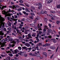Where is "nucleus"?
Wrapping results in <instances>:
<instances>
[{"instance_id":"nucleus-1","label":"nucleus","mask_w":60,"mask_h":60,"mask_svg":"<svg viewBox=\"0 0 60 60\" xmlns=\"http://www.w3.org/2000/svg\"><path fill=\"white\" fill-rule=\"evenodd\" d=\"M44 27L45 29H43V31H44L43 32H44V33L46 34V33H45V32L46 31V29H48V26H44Z\"/></svg>"},{"instance_id":"nucleus-2","label":"nucleus","mask_w":60,"mask_h":60,"mask_svg":"<svg viewBox=\"0 0 60 60\" xmlns=\"http://www.w3.org/2000/svg\"><path fill=\"white\" fill-rule=\"evenodd\" d=\"M20 53L22 54V56H24V55H26V52H22V51H20Z\"/></svg>"},{"instance_id":"nucleus-3","label":"nucleus","mask_w":60,"mask_h":60,"mask_svg":"<svg viewBox=\"0 0 60 60\" xmlns=\"http://www.w3.org/2000/svg\"><path fill=\"white\" fill-rule=\"evenodd\" d=\"M39 7H38L39 9L41 10V3H39Z\"/></svg>"},{"instance_id":"nucleus-4","label":"nucleus","mask_w":60,"mask_h":60,"mask_svg":"<svg viewBox=\"0 0 60 60\" xmlns=\"http://www.w3.org/2000/svg\"><path fill=\"white\" fill-rule=\"evenodd\" d=\"M36 47L35 48H34L35 50H36L37 49V50H39V47H38V45H36Z\"/></svg>"},{"instance_id":"nucleus-5","label":"nucleus","mask_w":60,"mask_h":60,"mask_svg":"<svg viewBox=\"0 0 60 60\" xmlns=\"http://www.w3.org/2000/svg\"><path fill=\"white\" fill-rule=\"evenodd\" d=\"M51 40H52L53 42L54 43H56V39L54 38L52 39Z\"/></svg>"},{"instance_id":"nucleus-6","label":"nucleus","mask_w":60,"mask_h":60,"mask_svg":"<svg viewBox=\"0 0 60 60\" xmlns=\"http://www.w3.org/2000/svg\"><path fill=\"white\" fill-rule=\"evenodd\" d=\"M38 28H39V31H40V30L41 31V30H42V29H41V26H39V24H38Z\"/></svg>"},{"instance_id":"nucleus-7","label":"nucleus","mask_w":60,"mask_h":60,"mask_svg":"<svg viewBox=\"0 0 60 60\" xmlns=\"http://www.w3.org/2000/svg\"><path fill=\"white\" fill-rule=\"evenodd\" d=\"M50 49H52V50H55V49H56V48H55V47L54 46H50Z\"/></svg>"},{"instance_id":"nucleus-8","label":"nucleus","mask_w":60,"mask_h":60,"mask_svg":"<svg viewBox=\"0 0 60 60\" xmlns=\"http://www.w3.org/2000/svg\"><path fill=\"white\" fill-rule=\"evenodd\" d=\"M8 46H9V47H10V48H11V47H14V45L13 44V45H10V44H9L8 45Z\"/></svg>"},{"instance_id":"nucleus-9","label":"nucleus","mask_w":60,"mask_h":60,"mask_svg":"<svg viewBox=\"0 0 60 60\" xmlns=\"http://www.w3.org/2000/svg\"><path fill=\"white\" fill-rule=\"evenodd\" d=\"M37 53L36 52H35L32 55V56H36L37 55Z\"/></svg>"},{"instance_id":"nucleus-10","label":"nucleus","mask_w":60,"mask_h":60,"mask_svg":"<svg viewBox=\"0 0 60 60\" xmlns=\"http://www.w3.org/2000/svg\"><path fill=\"white\" fill-rule=\"evenodd\" d=\"M25 46H26L28 47H30V45L28 43H26L25 44Z\"/></svg>"},{"instance_id":"nucleus-11","label":"nucleus","mask_w":60,"mask_h":60,"mask_svg":"<svg viewBox=\"0 0 60 60\" xmlns=\"http://www.w3.org/2000/svg\"><path fill=\"white\" fill-rule=\"evenodd\" d=\"M25 10L27 12H30V11L29 10V9H28L27 8H26L25 9Z\"/></svg>"},{"instance_id":"nucleus-12","label":"nucleus","mask_w":60,"mask_h":60,"mask_svg":"<svg viewBox=\"0 0 60 60\" xmlns=\"http://www.w3.org/2000/svg\"><path fill=\"white\" fill-rule=\"evenodd\" d=\"M15 54H17L18 52H19V50L17 49L15 50Z\"/></svg>"},{"instance_id":"nucleus-13","label":"nucleus","mask_w":60,"mask_h":60,"mask_svg":"<svg viewBox=\"0 0 60 60\" xmlns=\"http://www.w3.org/2000/svg\"><path fill=\"white\" fill-rule=\"evenodd\" d=\"M2 12L3 14H6L7 13V12L5 11L4 10V11H2Z\"/></svg>"},{"instance_id":"nucleus-14","label":"nucleus","mask_w":60,"mask_h":60,"mask_svg":"<svg viewBox=\"0 0 60 60\" xmlns=\"http://www.w3.org/2000/svg\"><path fill=\"white\" fill-rule=\"evenodd\" d=\"M0 35H4V33L3 32V31H1L0 32Z\"/></svg>"},{"instance_id":"nucleus-15","label":"nucleus","mask_w":60,"mask_h":60,"mask_svg":"<svg viewBox=\"0 0 60 60\" xmlns=\"http://www.w3.org/2000/svg\"><path fill=\"white\" fill-rule=\"evenodd\" d=\"M52 1H53V0H49V1H47V3L48 4H50V3H51Z\"/></svg>"},{"instance_id":"nucleus-16","label":"nucleus","mask_w":60,"mask_h":60,"mask_svg":"<svg viewBox=\"0 0 60 60\" xmlns=\"http://www.w3.org/2000/svg\"><path fill=\"white\" fill-rule=\"evenodd\" d=\"M48 32L49 33H51L52 32V30H51V29H49L48 30Z\"/></svg>"},{"instance_id":"nucleus-17","label":"nucleus","mask_w":60,"mask_h":60,"mask_svg":"<svg viewBox=\"0 0 60 60\" xmlns=\"http://www.w3.org/2000/svg\"><path fill=\"white\" fill-rule=\"evenodd\" d=\"M5 46V44H3L2 45H1V47L2 48V47H4Z\"/></svg>"},{"instance_id":"nucleus-18","label":"nucleus","mask_w":60,"mask_h":60,"mask_svg":"<svg viewBox=\"0 0 60 60\" xmlns=\"http://www.w3.org/2000/svg\"><path fill=\"white\" fill-rule=\"evenodd\" d=\"M42 44H41V43H38V44H37L36 45H38V47L39 46V47H40L41 46Z\"/></svg>"},{"instance_id":"nucleus-19","label":"nucleus","mask_w":60,"mask_h":60,"mask_svg":"<svg viewBox=\"0 0 60 60\" xmlns=\"http://www.w3.org/2000/svg\"><path fill=\"white\" fill-rule=\"evenodd\" d=\"M8 55H9L10 56H11V57H12V56H13V55L11 53H9L8 54Z\"/></svg>"},{"instance_id":"nucleus-20","label":"nucleus","mask_w":60,"mask_h":60,"mask_svg":"<svg viewBox=\"0 0 60 60\" xmlns=\"http://www.w3.org/2000/svg\"><path fill=\"white\" fill-rule=\"evenodd\" d=\"M56 7L58 9H60V4L57 5Z\"/></svg>"},{"instance_id":"nucleus-21","label":"nucleus","mask_w":60,"mask_h":60,"mask_svg":"<svg viewBox=\"0 0 60 60\" xmlns=\"http://www.w3.org/2000/svg\"><path fill=\"white\" fill-rule=\"evenodd\" d=\"M45 34L46 33H44V32H43V34H42L41 35V36H42V37L43 36H45V35H46Z\"/></svg>"},{"instance_id":"nucleus-22","label":"nucleus","mask_w":60,"mask_h":60,"mask_svg":"<svg viewBox=\"0 0 60 60\" xmlns=\"http://www.w3.org/2000/svg\"><path fill=\"white\" fill-rule=\"evenodd\" d=\"M18 50L19 51L21 49V47H20L19 46L18 47Z\"/></svg>"},{"instance_id":"nucleus-23","label":"nucleus","mask_w":60,"mask_h":60,"mask_svg":"<svg viewBox=\"0 0 60 60\" xmlns=\"http://www.w3.org/2000/svg\"><path fill=\"white\" fill-rule=\"evenodd\" d=\"M6 51L7 53H11V52L10 51H6Z\"/></svg>"},{"instance_id":"nucleus-24","label":"nucleus","mask_w":60,"mask_h":60,"mask_svg":"<svg viewBox=\"0 0 60 60\" xmlns=\"http://www.w3.org/2000/svg\"><path fill=\"white\" fill-rule=\"evenodd\" d=\"M40 19V17H39L38 16L36 18V19L37 20H39Z\"/></svg>"},{"instance_id":"nucleus-25","label":"nucleus","mask_w":60,"mask_h":60,"mask_svg":"<svg viewBox=\"0 0 60 60\" xmlns=\"http://www.w3.org/2000/svg\"><path fill=\"white\" fill-rule=\"evenodd\" d=\"M45 45L46 46H50V44H45Z\"/></svg>"},{"instance_id":"nucleus-26","label":"nucleus","mask_w":60,"mask_h":60,"mask_svg":"<svg viewBox=\"0 0 60 60\" xmlns=\"http://www.w3.org/2000/svg\"><path fill=\"white\" fill-rule=\"evenodd\" d=\"M24 33L25 34H28V33L27 32V30H26L24 32Z\"/></svg>"},{"instance_id":"nucleus-27","label":"nucleus","mask_w":60,"mask_h":60,"mask_svg":"<svg viewBox=\"0 0 60 60\" xmlns=\"http://www.w3.org/2000/svg\"><path fill=\"white\" fill-rule=\"evenodd\" d=\"M49 28H51V24L50 23L49 24Z\"/></svg>"},{"instance_id":"nucleus-28","label":"nucleus","mask_w":60,"mask_h":60,"mask_svg":"<svg viewBox=\"0 0 60 60\" xmlns=\"http://www.w3.org/2000/svg\"><path fill=\"white\" fill-rule=\"evenodd\" d=\"M1 56H2V57H5L6 56V55L4 54H1Z\"/></svg>"},{"instance_id":"nucleus-29","label":"nucleus","mask_w":60,"mask_h":60,"mask_svg":"<svg viewBox=\"0 0 60 60\" xmlns=\"http://www.w3.org/2000/svg\"><path fill=\"white\" fill-rule=\"evenodd\" d=\"M9 41H11V43H13V42L12 41V39H10V38H9Z\"/></svg>"},{"instance_id":"nucleus-30","label":"nucleus","mask_w":60,"mask_h":60,"mask_svg":"<svg viewBox=\"0 0 60 60\" xmlns=\"http://www.w3.org/2000/svg\"><path fill=\"white\" fill-rule=\"evenodd\" d=\"M36 56H37V57H40V54H38L36 55Z\"/></svg>"},{"instance_id":"nucleus-31","label":"nucleus","mask_w":60,"mask_h":60,"mask_svg":"<svg viewBox=\"0 0 60 60\" xmlns=\"http://www.w3.org/2000/svg\"><path fill=\"white\" fill-rule=\"evenodd\" d=\"M56 23L57 24H59L60 23V21H57L56 22Z\"/></svg>"},{"instance_id":"nucleus-32","label":"nucleus","mask_w":60,"mask_h":60,"mask_svg":"<svg viewBox=\"0 0 60 60\" xmlns=\"http://www.w3.org/2000/svg\"><path fill=\"white\" fill-rule=\"evenodd\" d=\"M26 46L22 47V49H26Z\"/></svg>"},{"instance_id":"nucleus-33","label":"nucleus","mask_w":60,"mask_h":60,"mask_svg":"<svg viewBox=\"0 0 60 60\" xmlns=\"http://www.w3.org/2000/svg\"><path fill=\"white\" fill-rule=\"evenodd\" d=\"M19 2L20 3H23V1L22 0H20L19 1Z\"/></svg>"},{"instance_id":"nucleus-34","label":"nucleus","mask_w":60,"mask_h":60,"mask_svg":"<svg viewBox=\"0 0 60 60\" xmlns=\"http://www.w3.org/2000/svg\"><path fill=\"white\" fill-rule=\"evenodd\" d=\"M9 11V12H12L13 11L12 10H11V9H9V10H8Z\"/></svg>"},{"instance_id":"nucleus-35","label":"nucleus","mask_w":60,"mask_h":60,"mask_svg":"<svg viewBox=\"0 0 60 60\" xmlns=\"http://www.w3.org/2000/svg\"><path fill=\"white\" fill-rule=\"evenodd\" d=\"M15 8H19V6L18 5H15Z\"/></svg>"},{"instance_id":"nucleus-36","label":"nucleus","mask_w":60,"mask_h":60,"mask_svg":"<svg viewBox=\"0 0 60 60\" xmlns=\"http://www.w3.org/2000/svg\"><path fill=\"white\" fill-rule=\"evenodd\" d=\"M51 12L52 13H54L55 12V11H51Z\"/></svg>"},{"instance_id":"nucleus-37","label":"nucleus","mask_w":60,"mask_h":60,"mask_svg":"<svg viewBox=\"0 0 60 60\" xmlns=\"http://www.w3.org/2000/svg\"><path fill=\"white\" fill-rule=\"evenodd\" d=\"M41 13L42 14H44V12L43 11H41Z\"/></svg>"},{"instance_id":"nucleus-38","label":"nucleus","mask_w":60,"mask_h":60,"mask_svg":"<svg viewBox=\"0 0 60 60\" xmlns=\"http://www.w3.org/2000/svg\"><path fill=\"white\" fill-rule=\"evenodd\" d=\"M30 14L31 15H35L34 13H31Z\"/></svg>"},{"instance_id":"nucleus-39","label":"nucleus","mask_w":60,"mask_h":60,"mask_svg":"<svg viewBox=\"0 0 60 60\" xmlns=\"http://www.w3.org/2000/svg\"><path fill=\"white\" fill-rule=\"evenodd\" d=\"M12 12H13V14H16V12H15V11H14L13 10H12Z\"/></svg>"},{"instance_id":"nucleus-40","label":"nucleus","mask_w":60,"mask_h":60,"mask_svg":"<svg viewBox=\"0 0 60 60\" xmlns=\"http://www.w3.org/2000/svg\"><path fill=\"white\" fill-rule=\"evenodd\" d=\"M17 10L18 11H20L22 10V9L20 8L19 9H18Z\"/></svg>"},{"instance_id":"nucleus-41","label":"nucleus","mask_w":60,"mask_h":60,"mask_svg":"<svg viewBox=\"0 0 60 60\" xmlns=\"http://www.w3.org/2000/svg\"><path fill=\"white\" fill-rule=\"evenodd\" d=\"M17 21H15V22L14 23V25H16V24H17Z\"/></svg>"},{"instance_id":"nucleus-42","label":"nucleus","mask_w":60,"mask_h":60,"mask_svg":"<svg viewBox=\"0 0 60 60\" xmlns=\"http://www.w3.org/2000/svg\"><path fill=\"white\" fill-rule=\"evenodd\" d=\"M31 25L32 26H33V27H34L35 26V24H32Z\"/></svg>"},{"instance_id":"nucleus-43","label":"nucleus","mask_w":60,"mask_h":60,"mask_svg":"<svg viewBox=\"0 0 60 60\" xmlns=\"http://www.w3.org/2000/svg\"><path fill=\"white\" fill-rule=\"evenodd\" d=\"M16 41H17V43H19V39H17L16 40Z\"/></svg>"},{"instance_id":"nucleus-44","label":"nucleus","mask_w":60,"mask_h":60,"mask_svg":"<svg viewBox=\"0 0 60 60\" xmlns=\"http://www.w3.org/2000/svg\"><path fill=\"white\" fill-rule=\"evenodd\" d=\"M22 13H24V14H26V12L25 11H22Z\"/></svg>"},{"instance_id":"nucleus-45","label":"nucleus","mask_w":60,"mask_h":60,"mask_svg":"<svg viewBox=\"0 0 60 60\" xmlns=\"http://www.w3.org/2000/svg\"><path fill=\"white\" fill-rule=\"evenodd\" d=\"M52 16H53V15L51 14H50L49 15V16L50 17H52Z\"/></svg>"},{"instance_id":"nucleus-46","label":"nucleus","mask_w":60,"mask_h":60,"mask_svg":"<svg viewBox=\"0 0 60 60\" xmlns=\"http://www.w3.org/2000/svg\"><path fill=\"white\" fill-rule=\"evenodd\" d=\"M11 22H9V23H8V25L10 26H11Z\"/></svg>"},{"instance_id":"nucleus-47","label":"nucleus","mask_w":60,"mask_h":60,"mask_svg":"<svg viewBox=\"0 0 60 60\" xmlns=\"http://www.w3.org/2000/svg\"><path fill=\"white\" fill-rule=\"evenodd\" d=\"M19 40H22V38L21 37V36H19Z\"/></svg>"},{"instance_id":"nucleus-48","label":"nucleus","mask_w":60,"mask_h":60,"mask_svg":"<svg viewBox=\"0 0 60 60\" xmlns=\"http://www.w3.org/2000/svg\"><path fill=\"white\" fill-rule=\"evenodd\" d=\"M47 11H44V14H46V13H47Z\"/></svg>"},{"instance_id":"nucleus-49","label":"nucleus","mask_w":60,"mask_h":60,"mask_svg":"<svg viewBox=\"0 0 60 60\" xmlns=\"http://www.w3.org/2000/svg\"><path fill=\"white\" fill-rule=\"evenodd\" d=\"M4 41H7V38H6L5 39H4Z\"/></svg>"},{"instance_id":"nucleus-50","label":"nucleus","mask_w":60,"mask_h":60,"mask_svg":"<svg viewBox=\"0 0 60 60\" xmlns=\"http://www.w3.org/2000/svg\"><path fill=\"white\" fill-rule=\"evenodd\" d=\"M42 33V31H39V33H38L39 34H41Z\"/></svg>"},{"instance_id":"nucleus-51","label":"nucleus","mask_w":60,"mask_h":60,"mask_svg":"<svg viewBox=\"0 0 60 60\" xmlns=\"http://www.w3.org/2000/svg\"><path fill=\"white\" fill-rule=\"evenodd\" d=\"M31 35L32 36H33V37H35V36H36V35L34 34H32Z\"/></svg>"},{"instance_id":"nucleus-52","label":"nucleus","mask_w":60,"mask_h":60,"mask_svg":"<svg viewBox=\"0 0 60 60\" xmlns=\"http://www.w3.org/2000/svg\"><path fill=\"white\" fill-rule=\"evenodd\" d=\"M4 20H5V19L4 18H2V21H4Z\"/></svg>"},{"instance_id":"nucleus-53","label":"nucleus","mask_w":60,"mask_h":60,"mask_svg":"<svg viewBox=\"0 0 60 60\" xmlns=\"http://www.w3.org/2000/svg\"><path fill=\"white\" fill-rule=\"evenodd\" d=\"M36 40H37V42H39V39H38V38L36 39Z\"/></svg>"},{"instance_id":"nucleus-54","label":"nucleus","mask_w":60,"mask_h":60,"mask_svg":"<svg viewBox=\"0 0 60 60\" xmlns=\"http://www.w3.org/2000/svg\"><path fill=\"white\" fill-rule=\"evenodd\" d=\"M10 49V47H7L6 49V50H7V49Z\"/></svg>"},{"instance_id":"nucleus-55","label":"nucleus","mask_w":60,"mask_h":60,"mask_svg":"<svg viewBox=\"0 0 60 60\" xmlns=\"http://www.w3.org/2000/svg\"><path fill=\"white\" fill-rule=\"evenodd\" d=\"M58 46L57 48L56 49V52H57L58 50Z\"/></svg>"},{"instance_id":"nucleus-56","label":"nucleus","mask_w":60,"mask_h":60,"mask_svg":"<svg viewBox=\"0 0 60 60\" xmlns=\"http://www.w3.org/2000/svg\"><path fill=\"white\" fill-rule=\"evenodd\" d=\"M40 35V34L39 33L37 34V37H39V36Z\"/></svg>"},{"instance_id":"nucleus-57","label":"nucleus","mask_w":60,"mask_h":60,"mask_svg":"<svg viewBox=\"0 0 60 60\" xmlns=\"http://www.w3.org/2000/svg\"><path fill=\"white\" fill-rule=\"evenodd\" d=\"M16 31L18 32V33H19V30H17V29L16 30Z\"/></svg>"},{"instance_id":"nucleus-58","label":"nucleus","mask_w":60,"mask_h":60,"mask_svg":"<svg viewBox=\"0 0 60 60\" xmlns=\"http://www.w3.org/2000/svg\"><path fill=\"white\" fill-rule=\"evenodd\" d=\"M19 56V54H17L15 55V56L16 57H18V56Z\"/></svg>"},{"instance_id":"nucleus-59","label":"nucleus","mask_w":60,"mask_h":60,"mask_svg":"<svg viewBox=\"0 0 60 60\" xmlns=\"http://www.w3.org/2000/svg\"><path fill=\"white\" fill-rule=\"evenodd\" d=\"M46 34L48 35H50V34L49 33H47Z\"/></svg>"},{"instance_id":"nucleus-60","label":"nucleus","mask_w":60,"mask_h":60,"mask_svg":"<svg viewBox=\"0 0 60 60\" xmlns=\"http://www.w3.org/2000/svg\"><path fill=\"white\" fill-rule=\"evenodd\" d=\"M7 58H8L9 60H10V59L11 58L10 57H7Z\"/></svg>"},{"instance_id":"nucleus-61","label":"nucleus","mask_w":60,"mask_h":60,"mask_svg":"<svg viewBox=\"0 0 60 60\" xmlns=\"http://www.w3.org/2000/svg\"><path fill=\"white\" fill-rule=\"evenodd\" d=\"M9 8H12V6H9Z\"/></svg>"},{"instance_id":"nucleus-62","label":"nucleus","mask_w":60,"mask_h":60,"mask_svg":"<svg viewBox=\"0 0 60 60\" xmlns=\"http://www.w3.org/2000/svg\"><path fill=\"white\" fill-rule=\"evenodd\" d=\"M28 37H31V36L30 35V34H28Z\"/></svg>"},{"instance_id":"nucleus-63","label":"nucleus","mask_w":60,"mask_h":60,"mask_svg":"<svg viewBox=\"0 0 60 60\" xmlns=\"http://www.w3.org/2000/svg\"><path fill=\"white\" fill-rule=\"evenodd\" d=\"M47 53H46V52H43V55H45V54H46Z\"/></svg>"},{"instance_id":"nucleus-64","label":"nucleus","mask_w":60,"mask_h":60,"mask_svg":"<svg viewBox=\"0 0 60 60\" xmlns=\"http://www.w3.org/2000/svg\"><path fill=\"white\" fill-rule=\"evenodd\" d=\"M13 60H19V59H18L15 58Z\"/></svg>"}]
</instances>
